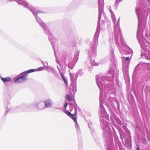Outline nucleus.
Wrapping results in <instances>:
<instances>
[{"label": "nucleus", "instance_id": "obj_7", "mask_svg": "<svg viewBox=\"0 0 150 150\" xmlns=\"http://www.w3.org/2000/svg\"><path fill=\"white\" fill-rule=\"evenodd\" d=\"M16 1L20 4H24L25 3L24 0H18V1Z\"/></svg>", "mask_w": 150, "mask_h": 150}, {"label": "nucleus", "instance_id": "obj_15", "mask_svg": "<svg viewBox=\"0 0 150 150\" xmlns=\"http://www.w3.org/2000/svg\"><path fill=\"white\" fill-rule=\"evenodd\" d=\"M77 129H78V128H77ZM79 129V128H78V129Z\"/></svg>", "mask_w": 150, "mask_h": 150}, {"label": "nucleus", "instance_id": "obj_3", "mask_svg": "<svg viewBox=\"0 0 150 150\" xmlns=\"http://www.w3.org/2000/svg\"><path fill=\"white\" fill-rule=\"evenodd\" d=\"M43 69V67H39L38 69H31L26 71H25L24 72V73H25L26 74H28V73H30L31 72H33L35 71H40Z\"/></svg>", "mask_w": 150, "mask_h": 150}, {"label": "nucleus", "instance_id": "obj_10", "mask_svg": "<svg viewBox=\"0 0 150 150\" xmlns=\"http://www.w3.org/2000/svg\"><path fill=\"white\" fill-rule=\"evenodd\" d=\"M64 81L65 84L66 85H67V81H66V79H64Z\"/></svg>", "mask_w": 150, "mask_h": 150}, {"label": "nucleus", "instance_id": "obj_11", "mask_svg": "<svg viewBox=\"0 0 150 150\" xmlns=\"http://www.w3.org/2000/svg\"><path fill=\"white\" fill-rule=\"evenodd\" d=\"M64 81L65 84L66 85H67V81H66V79H64Z\"/></svg>", "mask_w": 150, "mask_h": 150}, {"label": "nucleus", "instance_id": "obj_17", "mask_svg": "<svg viewBox=\"0 0 150 150\" xmlns=\"http://www.w3.org/2000/svg\"><path fill=\"white\" fill-rule=\"evenodd\" d=\"M149 59H150V58Z\"/></svg>", "mask_w": 150, "mask_h": 150}, {"label": "nucleus", "instance_id": "obj_14", "mask_svg": "<svg viewBox=\"0 0 150 150\" xmlns=\"http://www.w3.org/2000/svg\"><path fill=\"white\" fill-rule=\"evenodd\" d=\"M137 150H140L139 148V147H137Z\"/></svg>", "mask_w": 150, "mask_h": 150}, {"label": "nucleus", "instance_id": "obj_2", "mask_svg": "<svg viewBox=\"0 0 150 150\" xmlns=\"http://www.w3.org/2000/svg\"><path fill=\"white\" fill-rule=\"evenodd\" d=\"M65 113L68 116L70 117L74 122H75L76 123H77L76 118L74 117H71L72 116H74L75 115V114H72L69 111L67 110L65 111Z\"/></svg>", "mask_w": 150, "mask_h": 150}, {"label": "nucleus", "instance_id": "obj_13", "mask_svg": "<svg viewBox=\"0 0 150 150\" xmlns=\"http://www.w3.org/2000/svg\"><path fill=\"white\" fill-rule=\"evenodd\" d=\"M129 59V57H127L126 58V59H125V60L126 61H128Z\"/></svg>", "mask_w": 150, "mask_h": 150}, {"label": "nucleus", "instance_id": "obj_9", "mask_svg": "<svg viewBox=\"0 0 150 150\" xmlns=\"http://www.w3.org/2000/svg\"><path fill=\"white\" fill-rule=\"evenodd\" d=\"M61 77L63 80H64V79H65V77L62 74H61Z\"/></svg>", "mask_w": 150, "mask_h": 150}, {"label": "nucleus", "instance_id": "obj_5", "mask_svg": "<svg viewBox=\"0 0 150 150\" xmlns=\"http://www.w3.org/2000/svg\"><path fill=\"white\" fill-rule=\"evenodd\" d=\"M45 106L46 107H50L51 106V102L50 100H47L45 102Z\"/></svg>", "mask_w": 150, "mask_h": 150}, {"label": "nucleus", "instance_id": "obj_8", "mask_svg": "<svg viewBox=\"0 0 150 150\" xmlns=\"http://www.w3.org/2000/svg\"><path fill=\"white\" fill-rule=\"evenodd\" d=\"M67 102H66L64 104V107L65 108V109H66L67 106Z\"/></svg>", "mask_w": 150, "mask_h": 150}, {"label": "nucleus", "instance_id": "obj_1", "mask_svg": "<svg viewBox=\"0 0 150 150\" xmlns=\"http://www.w3.org/2000/svg\"><path fill=\"white\" fill-rule=\"evenodd\" d=\"M28 75L26 74L23 75L15 79L14 81L16 83H19L28 79Z\"/></svg>", "mask_w": 150, "mask_h": 150}, {"label": "nucleus", "instance_id": "obj_6", "mask_svg": "<svg viewBox=\"0 0 150 150\" xmlns=\"http://www.w3.org/2000/svg\"><path fill=\"white\" fill-rule=\"evenodd\" d=\"M66 98L69 100L72 101L73 100L71 96L69 94H67L66 95Z\"/></svg>", "mask_w": 150, "mask_h": 150}, {"label": "nucleus", "instance_id": "obj_4", "mask_svg": "<svg viewBox=\"0 0 150 150\" xmlns=\"http://www.w3.org/2000/svg\"><path fill=\"white\" fill-rule=\"evenodd\" d=\"M1 79L4 83L9 81L11 80V78L9 77H6L5 78H3L1 77Z\"/></svg>", "mask_w": 150, "mask_h": 150}, {"label": "nucleus", "instance_id": "obj_12", "mask_svg": "<svg viewBox=\"0 0 150 150\" xmlns=\"http://www.w3.org/2000/svg\"><path fill=\"white\" fill-rule=\"evenodd\" d=\"M64 81L65 84L66 85H67V81H66V79H64Z\"/></svg>", "mask_w": 150, "mask_h": 150}, {"label": "nucleus", "instance_id": "obj_16", "mask_svg": "<svg viewBox=\"0 0 150 150\" xmlns=\"http://www.w3.org/2000/svg\"><path fill=\"white\" fill-rule=\"evenodd\" d=\"M28 6V5L27 4V6Z\"/></svg>", "mask_w": 150, "mask_h": 150}]
</instances>
